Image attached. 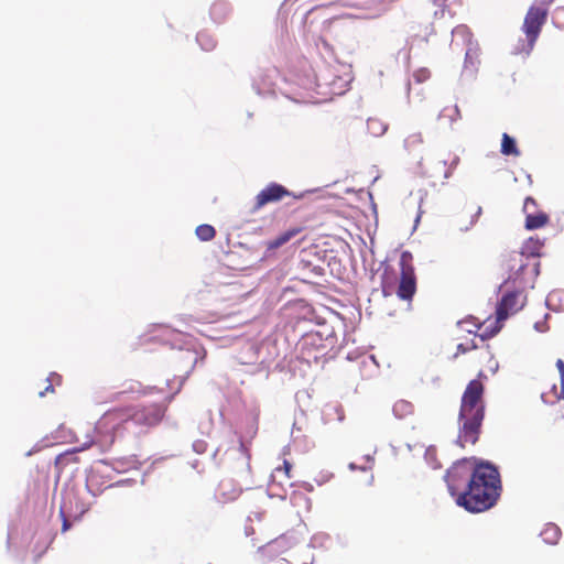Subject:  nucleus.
Instances as JSON below:
<instances>
[{
  "label": "nucleus",
  "mask_w": 564,
  "mask_h": 564,
  "mask_svg": "<svg viewBox=\"0 0 564 564\" xmlns=\"http://www.w3.org/2000/svg\"><path fill=\"white\" fill-rule=\"evenodd\" d=\"M163 417L158 404L127 405L106 411L96 423V432L104 445L111 446L117 437L123 436L131 425L153 426Z\"/></svg>",
  "instance_id": "obj_1"
},
{
  "label": "nucleus",
  "mask_w": 564,
  "mask_h": 564,
  "mask_svg": "<svg viewBox=\"0 0 564 564\" xmlns=\"http://www.w3.org/2000/svg\"><path fill=\"white\" fill-rule=\"evenodd\" d=\"M501 492V480L498 469L488 464L479 463L476 476L456 499L457 506L468 512L478 513L492 508Z\"/></svg>",
  "instance_id": "obj_2"
},
{
  "label": "nucleus",
  "mask_w": 564,
  "mask_h": 564,
  "mask_svg": "<svg viewBox=\"0 0 564 564\" xmlns=\"http://www.w3.org/2000/svg\"><path fill=\"white\" fill-rule=\"evenodd\" d=\"M484 383L470 380L462 395L458 413L459 430L457 444L460 447L477 443L485 417Z\"/></svg>",
  "instance_id": "obj_3"
},
{
  "label": "nucleus",
  "mask_w": 564,
  "mask_h": 564,
  "mask_svg": "<svg viewBox=\"0 0 564 564\" xmlns=\"http://www.w3.org/2000/svg\"><path fill=\"white\" fill-rule=\"evenodd\" d=\"M544 243L539 238H529L521 251H512L503 259V265L509 271V280L521 286L532 284L540 273L541 251Z\"/></svg>",
  "instance_id": "obj_4"
},
{
  "label": "nucleus",
  "mask_w": 564,
  "mask_h": 564,
  "mask_svg": "<svg viewBox=\"0 0 564 564\" xmlns=\"http://www.w3.org/2000/svg\"><path fill=\"white\" fill-rule=\"evenodd\" d=\"M477 459L474 457L463 458L455 462L446 471L445 480L449 494L458 499V495L466 490L471 478L478 470Z\"/></svg>",
  "instance_id": "obj_5"
},
{
  "label": "nucleus",
  "mask_w": 564,
  "mask_h": 564,
  "mask_svg": "<svg viewBox=\"0 0 564 564\" xmlns=\"http://www.w3.org/2000/svg\"><path fill=\"white\" fill-rule=\"evenodd\" d=\"M400 279L395 294L400 300L411 302L416 293V274L413 264V256L410 251H403L400 256Z\"/></svg>",
  "instance_id": "obj_6"
},
{
  "label": "nucleus",
  "mask_w": 564,
  "mask_h": 564,
  "mask_svg": "<svg viewBox=\"0 0 564 564\" xmlns=\"http://www.w3.org/2000/svg\"><path fill=\"white\" fill-rule=\"evenodd\" d=\"M547 14L545 8L530 7L523 21L522 29L525 33L529 45L532 47L536 42L542 26L546 22Z\"/></svg>",
  "instance_id": "obj_7"
},
{
  "label": "nucleus",
  "mask_w": 564,
  "mask_h": 564,
  "mask_svg": "<svg viewBox=\"0 0 564 564\" xmlns=\"http://www.w3.org/2000/svg\"><path fill=\"white\" fill-rule=\"evenodd\" d=\"M289 196H292V193L289 192V189L283 185L278 183H270L254 197L252 210L258 212L265 205L278 203Z\"/></svg>",
  "instance_id": "obj_8"
},
{
  "label": "nucleus",
  "mask_w": 564,
  "mask_h": 564,
  "mask_svg": "<svg viewBox=\"0 0 564 564\" xmlns=\"http://www.w3.org/2000/svg\"><path fill=\"white\" fill-rule=\"evenodd\" d=\"M522 306L523 303L519 292H510L505 294L497 307L498 321L506 319L509 315L518 312Z\"/></svg>",
  "instance_id": "obj_9"
},
{
  "label": "nucleus",
  "mask_w": 564,
  "mask_h": 564,
  "mask_svg": "<svg viewBox=\"0 0 564 564\" xmlns=\"http://www.w3.org/2000/svg\"><path fill=\"white\" fill-rule=\"evenodd\" d=\"M112 391L108 394L109 401H117L127 394H142L144 393V388L141 382L135 380H126L119 386L110 387Z\"/></svg>",
  "instance_id": "obj_10"
},
{
  "label": "nucleus",
  "mask_w": 564,
  "mask_h": 564,
  "mask_svg": "<svg viewBox=\"0 0 564 564\" xmlns=\"http://www.w3.org/2000/svg\"><path fill=\"white\" fill-rule=\"evenodd\" d=\"M242 489L232 479H223L217 487L216 496L220 502H231L239 498Z\"/></svg>",
  "instance_id": "obj_11"
},
{
  "label": "nucleus",
  "mask_w": 564,
  "mask_h": 564,
  "mask_svg": "<svg viewBox=\"0 0 564 564\" xmlns=\"http://www.w3.org/2000/svg\"><path fill=\"white\" fill-rule=\"evenodd\" d=\"M556 367L560 372L561 389L557 391L556 384H553L550 392H543L541 398L545 403L552 404L560 400H564V361L562 359H557Z\"/></svg>",
  "instance_id": "obj_12"
},
{
  "label": "nucleus",
  "mask_w": 564,
  "mask_h": 564,
  "mask_svg": "<svg viewBox=\"0 0 564 564\" xmlns=\"http://www.w3.org/2000/svg\"><path fill=\"white\" fill-rule=\"evenodd\" d=\"M302 231L301 227H293L288 229L286 231L280 234L274 239L268 241L267 247L270 250L278 249L289 242L292 238L297 236Z\"/></svg>",
  "instance_id": "obj_13"
},
{
  "label": "nucleus",
  "mask_w": 564,
  "mask_h": 564,
  "mask_svg": "<svg viewBox=\"0 0 564 564\" xmlns=\"http://www.w3.org/2000/svg\"><path fill=\"white\" fill-rule=\"evenodd\" d=\"M549 221V215L541 210L538 213L528 214L525 216L524 227L528 230H534L544 227Z\"/></svg>",
  "instance_id": "obj_14"
},
{
  "label": "nucleus",
  "mask_w": 564,
  "mask_h": 564,
  "mask_svg": "<svg viewBox=\"0 0 564 564\" xmlns=\"http://www.w3.org/2000/svg\"><path fill=\"white\" fill-rule=\"evenodd\" d=\"M404 149L410 155H419L423 150V138L421 133L409 134L404 139Z\"/></svg>",
  "instance_id": "obj_15"
},
{
  "label": "nucleus",
  "mask_w": 564,
  "mask_h": 564,
  "mask_svg": "<svg viewBox=\"0 0 564 564\" xmlns=\"http://www.w3.org/2000/svg\"><path fill=\"white\" fill-rule=\"evenodd\" d=\"M561 529L554 523L545 524L540 533L542 540L547 544H556L561 539Z\"/></svg>",
  "instance_id": "obj_16"
},
{
  "label": "nucleus",
  "mask_w": 564,
  "mask_h": 564,
  "mask_svg": "<svg viewBox=\"0 0 564 564\" xmlns=\"http://www.w3.org/2000/svg\"><path fill=\"white\" fill-rule=\"evenodd\" d=\"M501 153L507 156H519L520 151L517 147L516 140L508 133H503L501 138Z\"/></svg>",
  "instance_id": "obj_17"
},
{
  "label": "nucleus",
  "mask_w": 564,
  "mask_h": 564,
  "mask_svg": "<svg viewBox=\"0 0 564 564\" xmlns=\"http://www.w3.org/2000/svg\"><path fill=\"white\" fill-rule=\"evenodd\" d=\"M394 415L399 419H405L413 414L414 406L406 400H398L392 408Z\"/></svg>",
  "instance_id": "obj_18"
},
{
  "label": "nucleus",
  "mask_w": 564,
  "mask_h": 564,
  "mask_svg": "<svg viewBox=\"0 0 564 564\" xmlns=\"http://www.w3.org/2000/svg\"><path fill=\"white\" fill-rule=\"evenodd\" d=\"M345 22L340 18H333L323 24L325 35L337 36L339 31H343Z\"/></svg>",
  "instance_id": "obj_19"
},
{
  "label": "nucleus",
  "mask_w": 564,
  "mask_h": 564,
  "mask_svg": "<svg viewBox=\"0 0 564 564\" xmlns=\"http://www.w3.org/2000/svg\"><path fill=\"white\" fill-rule=\"evenodd\" d=\"M477 340L481 344V345H485V337L482 335L478 336V335H475L471 339L465 341V343H460L457 345V352L456 355L458 354H466L473 349H477L479 348V345L477 343Z\"/></svg>",
  "instance_id": "obj_20"
},
{
  "label": "nucleus",
  "mask_w": 564,
  "mask_h": 564,
  "mask_svg": "<svg viewBox=\"0 0 564 564\" xmlns=\"http://www.w3.org/2000/svg\"><path fill=\"white\" fill-rule=\"evenodd\" d=\"M195 234L200 241H210L216 236V230L212 225L203 224L196 227Z\"/></svg>",
  "instance_id": "obj_21"
},
{
  "label": "nucleus",
  "mask_w": 564,
  "mask_h": 564,
  "mask_svg": "<svg viewBox=\"0 0 564 564\" xmlns=\"http://www.w3.org/2000/svg\"><path fill=\"white\" fill-rule=\"evenodd\" d=\"M381 288L386 296L391 295L394 292L393 279H390L387 272L382 275Z\"/></svg>",
  "instance_id": "obj_22"
},
{
  "label": "nucleus",
  "mask_w": 564,
  "mask_h": 564,
  "mask_svg": "<svg viewBox=\"0 0 564 564\" xmlns=\"http://www.w3.org/2000/svg\"><path fill=\"white\" fill-rule=\"evenodd\" d=\"M538 204L533 197H527L523 204V213L527 216L528 214L538 213Z\"/></svg>",
  "instance_id": "obj_23"
},
{
  "label": "nucleus",
  "mask_w": 564,
  "mask_h": 564,
  "mask_svg": "<svg viewBox=\"0 0 564 564\" xmlns=\"http://www.w3.org/2000/svg\"><path fill=\"white\" fill-rule=\"evenodd\" d=\"M553 22L557 28H564V7L554 10Z\"/></svg>",
  "instance_id": "obj_24"
},
{
  "label": "nucleus",
  "mask_w": 564,
  "mask_h": 564,
  "mask_svg": "<svg viewBox=\"0 0 564 564\" xmlns=\"http://www.w3.org/2000/svg\"><path fill=\"white\" fill-rule=\"evenodd\" d=\"M72 457H73V453H70V452H66V453L57 455L55 458V466L64 467L65 465L68 464V462L72 459Z\"/></svg>",
  "instance_id": "obj_25"
},
{
  "label": "nucleus",
  "mask_w": 564,
  "mask_h": 564,
  "mask_svg": "<svg viewBox=\"0 0 564 564\" xmlns=\"http://www.w3.org/2000/svg\"><path fill=\"white\" fill-rule=\"evenodd\" d=\"M477 50L468 48L465 56V65L468 66L469 64L470 66L474 67L476 64L475 59H477Z\"/></svg>",
  "instance_id": "obj_26"
},
{
  "label": "nucleus",
  "mask_w": 564,
  "mask_h": 564,
  "mask_svg": "<svg viewBox=\"0 0 564 564\" xmlns=\"http://www.w3.org/2000/svg\"><path fill=\"white\" fill-rule=\"evenodd\" d=\"M291 469H292V465H291V463H289L288 460H284V462H283V470H284V473H285V475H286V477H288V478H291V475H290ZM275 471H276V473H280V471H282V468H281V467H278V468H275Z\"/></svg>",
  "instance_id": "obj_27"
},
{
  "label": "nucleus",
  "mask_w": 564,
  "mask_h": 564,
  "mask_svg": "<svg viewBox=\"0 0 564 564\" xmlns=\"http://www.w3.org/2000/svg\"><path fill=\"white\" fill-rule=\"evenodd\" d=\"M59 514H61V517L63 519L62 531L66 532L70 528V522L66 518V516H65V513L63 511V508H61Z\"/></svg>",
  "instance_id": "obj_28"
},
{
  "label": "nucleus",
  "mask_w": 564,
  "mask_h": 564,
  "mask_svg": "<svg viewBox=\"0 0 564 564\" xmlns=\"http://www.w3.org/2000/svg\"><path fill=\"white\" fill-rule=\"evenodd\" d=\"M430 75L427 69H420L414 74V77L417 79V82H422L425 78H427Z\"/></svg>",
  "instance_id": "obj_29"
},
{
  "label": "nucleus",
  "mask_w": 564,
  "mask_h": 564,
  "mask_svg": "<svg viewBox=\"0 0 564 564\" xmlns=\"http://www.w3.org/2000/svg\"><path fill=\"white\" fill-rule=\"evenodd\" d=\"M555 0H536L538 6L540 8H545L546 14L549 13V7L554 2Z\"/></svg>",
  "instance_id": "obj_30"
},
{
  "label": "nucleus",
  "mask_w": 564,
  "mask_h": 564,
  "mask_svg": "<svg viewBox=\"0 0 564 564\" xmlns=\"http://www.w3.org/2000/svg\"><path fill=\"white\" fill-rule=\"evenodd\" d=\"M47 392H54L53 382H50L43 391H40V397H44Z\"/></svg>",
  "instance_id": "obj_31"
},
{
  "label": "nucleus",
  "mask_w": 564,
  "mask_h": 564,
  "mask_svg": "<svg viewBox=\"0 0 564 564\" xmlns=\"http://www.w3.org/2000/svg\"><path fill=\"white\" fill-rule=\"evenodd\" d=\"M239 449L246 455L247 458L250 457L249 455V449L246 447L245 443L242 442V440H239Z\"/></svg>",
  "instance_id": "obj_32"
},
{
  "label": "nucleus",
  "mask_w": 564,
  "mask_h": 564,
  "mask_svg": "<svg viewBox=\"0 0 564 564\" xmlns=\"http://www.w3.org/2000/svg\"><path fill=\"white\" fill-rule=\"evenodd\" d=\"M459 162V158H453L452 165L456 166Z\"/></svg>",
  "instance_id": "obj_33"
},
{
  "label": "nucleus",
  "mask_w": 564,
  "mask_h": 564,
  "mask_svg": "<svg viewBox=\"0 0 564 564\" xmlns=\"http://www.w3.org/2000/svg\"><path fill=\"white\" fill-rule=\"evenodd\" d=\"M274 564H291V563L286 560H280V561H276Z\"/></svg>",
  "instance_id": "obj_34"
},
{
  "label": "nucleus",
  "mask_w": 564,
  "mask_h": 564,
  "mask_svg": "<svg viewBox=\"0 0 564 564\" xmlns=\"http://www.w3.org/2000/svg\"><path fill=\"white\" fill-rule=\"evenodd\" d=\"M554 295H555V293L550 294L547 300L551 301Z\"/></svg>",
  "instance_id": "obj_35"
},
{
  "label": "nucleus",
  "mask_w": 564,
  "mask_h": 564,
  "mask_svg": "<svg viewBox=\"0 0 564 564\" xmlns=\"http://www.w3.org/2000/svg\"><path fill=\"white\" fill-rule=\"evenodd\" d=\"M52 377L56 378L58 381L61 380L59 376L57 375H52Z\"/></svg>",
  "instance_id": "obj_36"
}]
</instances>
